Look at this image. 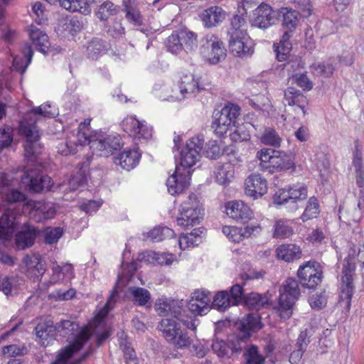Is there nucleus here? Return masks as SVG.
I'll use <instances>...</instances> for the list:
<instances>
[{"label":"nucleus","instance_id":"obj_1","mask_svg":"<svg viewBox=\"0 0 364 364\" xmlns=\"http://www.w3.org/2000/svg\"><path fill=\"white\" fill-rule=\"evenodd\" d=\"M19 133L23 138L25 159L33 164L43 150L39 129L36 122L24 117L20 122Z\"/></svg>","mask_w":364,"mask_h":364},{"label":"nucleus","instance_id":"obj_2","mask_svg":"<svg viewBox=\"0 0 364 364\" xmlns=\"http://www.w3.org/2000/svg\"><path fill=\"white\" fill-rule=\"evenodd\" d=\"M159 329L166 341L177 348H186L191 344V338L187 331L188 328L181 322L171 318H163L159 323Z\"/></svg>","mask_w":364,"mask_h":364},{"label":"nucleus","instance_id":"obj_3","mask_svg":"<svg viewBox=\"0 0 364 364\" xmlns=\"http://www.w3.org/2000/svg\"><path fill=\"white\" fill-rule=\"evenodd\" d=\"M280 296L277 311L282 319H288L292 314V308L300 295V289L296 280L288 278L279 289Z\"/></svg>","mask_w":364,"mask_h":364},{"label":"nucleus","instance_id":"obj_4","mask_svg":"<svg viewBox=\"0 0 364 364\" xmlns=\"http://www.w3.org/2000/svg\"><path fill=\"white\" fill-rule=\"evenodd\" d=\"M203 211L196 196L191 194L181 205L178 225L184 228L198 225L203 217Z\"/></svg>","mask_w":364,"mask_h":364},{"label":"nucleus","instance_id":"obj_5","mask_svg":"<svg viewBox=\"0 0 364 364\" xmlns=\"http://www.w3.org/2000/svg\"><path fill=\"white\" fill-rule=\"evenodd\" d=\"M82 136L84 137V141L80 138V133H79L80 144L82 145L87 141L90 149L98 152L97 154L100 156L107 157L112 155L114 151L120 150L122 146V139L119 135L103 134L94 139H88L84 133L82 134Z\"/></svg>","mask_w":364,"mask_h":364},{"label":"nucleus","instance_id":"obj_6","mask_svg":"<svg viewBox=\"0 0 364 364\" xmlns=\"http://www.w3.org/2000/svg\"><path fill=\"white\" fill-rule=\"evenodd\" d=\"M240 115V107L235 104H228L215 114L212 128L217 134L223 135L230 126H235Z\"/></svg>","mask_w":364,"mask_h":364},{"label":"nucleus","instance_id":"obj_7","mask_svg":"<svg viewBox=\"0 0 364 364\" xmlns=\"http://www.w3.org/2000/svg\"><path fill=\"white\" fill-rule=\"evenodd\" d=\"M21 184L30 191L39 193L41 191H48L53 183L51 178L47 175H43L42 170L35 166L34 168H28L21 176Z\"/></svg>","mask_w":364,"mask_h":364},{"label":"nucleus","instance_id":"obj_8","mask_svg":"<svg viewBox=\"0 0 364 364\" xmlns=\"http://www.w3.org/2000/svg\"><path fill=\"white\" fill-rule=\"evenodd\" d=\"M79 326L75 322L69 320H63L55 325L51 321L38 323L36 328V336L42 341V344L45 345V341L50 337H53L55 331H64L65 334H73L75 331L78 329Z\"/></svg>","mask_w":364,"mask_h":364},{"label":"nucleus","instance_id":"obj_9","mask_svg":"<svg viewBox=\"0 0 364 364\" xmlns=\"http://www.w3.org/2000/svg\"><path fill=\"white\" fill-rule=\"evenodd\" d=\"M200 52L204 58L213 65L218 63L226 56V50L214 35H207L202 40Z\"/></svg>","mask_w":364,"mask_h":364},{"label":"nucleus","instance_id":"obj_10","mask_svg":"<svg viewBox=\"0 0 364 364\" xmlns=\"http://www.w3.org/2000/svg\"><path fill=\"white\" fill-rule=\"evenodd\" d=\"M303 287L314 289L322 280L323 273L320 264L315 261L308 262L301 266L297 272Z\"/></svg>","mask_w":364,"mask_h":364},{"label":"nucleus","instance_id":"obj_11","mask_svg":"<svg viewBox=\"0 0 364 364\" xmlns=\"http://www.w3.org/2000/svg\"><path fill=\"white\" fill-rule=\"evenodd\" d=\"M203 136H197L187 141L181 151V166L190 168L194 166L200 158V151L203 147Z\"/></svg>","mask_w":364,"mask_h":364},{"label":"nucleus","instance_id":"obj_12","mask_svg":"<svg viewBox=\"0 0 364 364\" xmlns=\"http://www.w3.org/2000/svg\"><path fill=\"white\" fill-rule=\"evenodd\" d=\"M252 26L267 29L279 21V13L266 4H261L254 11Z\"/></svg>","mask_w":364,"mask_h":364},{"label":"nucleus","instance_id":"obj_13","mask_svg":"<svg viewBox=\"0 0 364 364\" xmlns=\"http://www.w3.org/2000/svg\"><path fill=\"white\" fill-rule=\"evenodd\" d=\"M245 347L244 340L241 338L228 342L216 338L213 341L211 345L213 353L220 358H230L237 355L241 353Z\"/></svg>","mask_w":364,"mask_h":364},{"label":"nucleus","instance_id":"obj_14","mask_svg":"<svg viewBox=\"0 0 364 364\" xmlns=\"http://www.w3.org/2000/svg\"><path fill=\"white\" fill-rule=\"evenodd\" d=\"M21 268L33 281L38 280L46 271V262L39 254L27 255L22 260Z\"/></svg>","mask_w":364,"mask_h":364},{"label":"nucleus","instance_id":"obj_15","mask_svg":"<svg viewBox=\"0 0 364 364\" xmlns=\"http://www.w3.org/2000/svg\"><path fill=\"white\" fill-rule=\"evenodd\" d=\"M307 198V188L303 183L294 184L287 191L279 190L274 196V203L278 205L296 203Z\"/></svg>","mask_w":364,"mask_h":364},{"label":"nucleus","instance_id":"obj_16","mask_svg":"<svg viewBox=\"0 0 364 364\" xmlns=\"http://www.w3.org/2000/svg\"><path fill=\"white\" fill-rule=\"evenodd\" d=\"M16 213L11 210H6L0 218V240L4 246L13 237L15 229L18 225V218Z\"/></svg>","mask_w":364,"mask_h":364},{"label":"nucleus","instance_id":"obj_17","mask_svg":"<svg viewBox=\"0 0 364 364\" xmlns=\"http://www.w3.org/2000/svg\"><path fill=\"white\" fill-rule=\"evenodd\" d=\"M355 269L349 266L343 268L341 276V286L339 302L350 309L351 298L354 289L353 274Z\"/></svg>","mask_w":364,"mask_h":364},{"label":"nucleus","instance_id":"obj_18","mask_svg":"<svg viewBox=\"0 0 364 364\" xmlns=\"http://www.w3.org/2000/svg\"><path fill=\"white\" fill-rule=\"evenodd\" d=\"M203 90H204V87L198 77L193 74H186L181 79L178 84L179 95H176L175 98L177 100H182L189 95H196Z\"/></svg>","mask_w":364,"mask_h":364},{"label":"nucleus","instance_id":"obj_19","mask_svg":"<svg viewBox=\"0 0 364 364\" xmlns=\"http://www.w3.org/2000/svg\"><path fill=\"white\" fill-rule=\"evenodd\" d=\"M124 130L136 139H148L151 137V129L144 122L134 117H127L122 122Z\"/></svg>","mask_w":364,"mask_h":364},{"label":"nucleus","instance_id":"obj_20","mask_svg":"<svg viewBox=\"0 0 364 364\" xmlns=\"http://www.w3.org/2000/svg\"><path fill=\"white\" fill-rule=\"evenodd\" d=\"M229 37V48L234 55L245 57L253 53V42L247 33L239 35L237 38Z\"/></svg>","mask_w":364,"mask_h":364},{"label":"nucleus","instance_id":"obj_21","mask_svg":"<svg viewBox=\"0 0 364 364\" xmlns=\"http://www.w3.org/2000/svg\"><path fill=\"white\" fill-rule=\"evenodd\" d=\"M169 314L173 316L175 318L173 319L174 321L181 322L183 326L196 332L197 328L196 319L186 313V311L183 309L182 301H171V304H169Z\"/></svg>","mask_w":364,"mask_h":364},{"label":"nucleus","instance_id":"obj_22","mask_svg":"<svg viewBox=\"0 0 364 364\" xmlns=\"http://www.w3.org/2000/svg\"><path fill=\"white\" fill-rule=\"evenodd\" d=\"M245 193L257 199L264 196L267 191V182L260 174L252 173L245 180Z\"/></svg>","mask_w":364,"mask_h":364},{"label":"nucleus","instance_id":"obj_23","mask_svg":"<svg viewBox=\"0 0 364 364\" xmlns=\"http://www.w3.org/2000/svg\"><path fill=\"white\" fill-rule=\"evenodd\" d=\"M226 214L231 218L246 223L252 218V211L242 201H230L225 205Z\"/></svg>","mask_w":364,"mask_h":364},{"label":"nucleus","instance_id":"obj_24","mask_svg":"<svg viewBox=\"0 0 364 364\" xmlns=\"http://www.w3.org/2000/svg\"><path fill=\"white\" fill-rule=\"evenodd\" d=\"M210 302V297L208 293L197 290L192 294L188 306L189 310L193 313L203 315L207 313Z\"/></svg>","mask_w":364,"mask_h":364},{"label":"nucleus","instance_id":"obj_25","mask_svg":"<svg viewBox=\"0 0 364 364\" xmlns=\"http://www.w3.org/2000/svg\"><path fill=\"white\" fill-rule=\"evenodd\" d=\"M38 231L31 225L24 224L23 229L16 234L15 237V246L18 250H25L34 244Z\"/></svg>","mask_w":364,"mask_h":364},{"label":"nucleus","instance_id":"obj_26","mask_svg":"<svg viewBox=\"0 0 364 364\" xmlns=\"http://www.w3.org/2000/svg\"><path fill=\"white\" fill-rule=\"evenodd\" d=\"M277 154H274L270 161V166L267 171L269 173H273L278 171H287L294 166V161L289 154L284 151H277Z\"/></svg>","mask_w":364,"mask_h":364},{"label":"nucleus","instance_id":"obj_27","mask_svg":"<svg viewBox=\"0 0 364 364\" xmlns=\"http://www.w3.org/2000/svg\"><path fill=\"white\" fill-rule=\"evenodd\" d=\"M178 170L176 168L175 173L166 181L168 191L171 195L181 193L190 184V172L188 171L187 175L178 174Z\"/></svg>","mask_w":364,"mask_h":364},{"label":"nucleus","instance_id":"obj_28","mask_svg":"<svg viewBox=\"0 0 364 364\" xmlns=\"http://www.w3.org/2000/svg\"><path fill=\"white\" fill-rule=\"evenodd\" d=\"M225 16V11L221 7L215 6L203 11L201 20L205 27L212 28L223 22Z\"/></svg>","mask_w":364,"mask_h":364},{"label":"nucleus","instance_id":"obj_29","mask_svg":"<svg viewBox=\"0 0 364 364\" xmlns=\"http://www.w3.org/2000/svg\"><path fill=\"white\" fill-rule=\"evenodd\" d=\"M284 101L289 106H296L299 107L302 111L303 115L305 116V108L308 105V100L301 91L294 87H288L284 91Z\"/></svg>","mask_w":364,"mask_h":364},{"label":"nucleus","instance_id":"obj_30","mask_svg":"<svg viewBox=\"0 0 364 364\" xmlns=\"http://www.w3.org/2000/svg\"><path fill=\"white\" fill-rule=\"evenodd\" d=\"M353 151V165L355 168L356 183L359 188L364 187V168L363 166V154L358 140H355Z\"/></svg>","mask_w":364,"mask_h":364},{"label":"nucleus","instance_id":"obj_31","mask_svg":"<svg viewBox=\"0 0 364 364\" xmlns=\"http://www.w3.org/2000/svg\"><path fill=\"white\" fill-rule=\"evenodd\" d=\"M140 154L136 150H127L119 154L114 159V164L120 166L123 169L129 171L138 164Z\"/></svg>","mask_w":364,"mask_h":364},{"label":"nucleus","instance_id":"obj_32","mask_svg":"<svg viewBox=\"0 0 364 364\" xmlns=\"http://www.w3.org/2000/svg\"><path fill=\"white\" fill-rule=\"evenodd\" d=\"M278 12L279 13V20L282 26L287 30L294 31L299 21V11L282 8Z\"/></svg>","mask_w":364,"mask_h":364},{"label":"nucleus","instance_id":"obj_33","mask_svg":"<svg viewBox=\"0 0 364 364\" xmlns=\"http://www.w3.org/2000/svg\"><path fill=\"white\" fill-rule=\"evenodd\" d=\"M279 259L290 262L299 259L301 255V248L294 244H284L279 246L276 250Z\"/></svg>","mask_w":364,"mask_h":364},{"label":"nucleus","instance_id":"obj_34","mask_svg":"<svg viewBox=\"0 0 364 364\" xmlns=\"http://www.w3.org/2000/svg\"><path fill=\"white\" fill-rule=\"evenodd\" d=\"M270 296L268 293L260 294L256 292H252L244 298L245 306L252 309L259 310L269 304Z\"/></svg>","mask_w":364,"mask_h":364},{"label":"nucleus","instance_id":"obj_35","mask_svg":"<svg viewBox=\"0 0 364 364\" xmlns=\"http://www.w3.org/2000/svg\"><path fill=\"white\" fill-rule=\"evenodd\" d=\"M29 35L33 43L36 46L37 49L44 54L46 53L50 46L47 34L38 28L32 27Z\"/></svg>","mask_w":364,"mask_h":364},{"label":"nucleus","instance_id":"obj_36","mask_svg":"<svg viewBox=\"0 0 364 364\" xmlns=\"http://www.w3.org/2000/svg\"><path fill=\"white\" fill-rule=\"evenodd\" d=\"M214 173L217 182L220 185L226 186L234 176V167L230 163L219 164L216 166Z\"/></svg>","mask_w":364,"mask_h":364},{"label":"nucleus","instance_id":"obj_37","mask_svg":"<svg viewBox=\"0 0 364 364\" xmlns=\"http://www.w3.org/2000/svg\"><path fill=\"white\" fill-rule=\"evenodd\" d=\"M109 48V44L102 39L94 38L88 42L87 46V57L92 60H96L97 58L105 53Z\"/></svg>","mask_w":364,"mask_h":364},{"label":"nucleus","instance_id":"obj_38","mask_svg":"<svg viewBox=\"0 0 364 364\" xmlns=\"http://www.w3.org/2000/svg\"><path fill=\"white\" fill-rule=\"evenodd\" d=\"M58 1L61 7L72 12L77 11L83 15H87L91 12V8L86 1L58 0Z\"/></svg>","mask_w":364,"mask_h":364},{"label":"nucleus","instance_id":"obj_39","mask_svg":"<svg viewBox=\"0 0 364 364\" xmlns=\"http://www.w3.org/2000/svg\"><path fill=\"white\" fill-rule=\"evenodd\" d=\"M172 255L162 254L159 255L153 251H145L138 256V260L146 263H152L156 262L159 264H170L173 261Z\"/></svg>","mask_w":364,"mask_h":364},{"label":"nucleus","instance_id":"obj_40","mask_svg":"<svg viewBox=\"0 0 364 364\" xmlns=\"http://www.w3.org/2000/svg\"><path fill=\"white\" fill-rule=\"evenodd\" d=\"M242 16L243 14H237L232 18L230 27L228 31L229 36L237 38L239 35L247 34V23Z\"/></svg>","mask_w":364,"mask_h":364},{"label":"nucleus","instance_id":"obj_41","mask_svg":"<svg viewBox=\"0 0 364 364\" xmlns=\"http://www.w3.org/2000/svg\"><path fill=\"white\" fill-rule=\"evenodd\" d=\"M258 318L257 315L249 314L240 321L238 328L244 333L245 337H249L251 331L261 328Z\"/></svg>","mask_w":364,"mask_h":364},{"label":"nucleus","instance_id":"obj_42","mask_svg":"<svg viewBox=\"0 0 364 364\" xmlns=\"http://www.w3.org/2000/svg\"><path fill=\"white\" fill-rule=\"evenodd\" d=\"M260 230L261 228L259 225H247L244 230L234 227L228 239L232 242H239L244 237H248L252 235L257 234Z\"/></svg>","mask_w":364,"mask_h":364},{"label":"nucleus","instance_id":"obj_43","mask_svg":"<svg viewBox=\"0 0 364 364\" xmlns=\"http://www.w3.org/2000/svg\"><path fill=\"white\" fill-rule=\"evenodd\" d=\"M33 212L37 221L52 218L55 215V209L52 205L41 201L34 203Z\"/></svg>","mask_w":364,"mask_h":364},{"label":"nucleus","instance_id":"obj_44","mask_svg":"<svg viewBox=\"0 0 364 364\" xmlns=\"http://www.w3.org/2000/svg\"><path fill=\"white\" fill-rule=\"evenodd\" d=\"M128 291L135 304L146 306L149 303L151 294L147 289L138 287H131L128 289Z\"/></svg>","mask_w":364,"mask_h":364},{"label":"nucleus","instance_id":"obj_45","mask_svg":"<svg viewBox=\"0 0 364 364\" xmlns=\"http://www.w3.org/2000/svg\"><path fill=\"white\" fill-rule=\"evenodd\" d=\"M175 233L168 227H156L147 232V239L156 242L173 237Z\"/></svg>","mask_w":364,"mask_h":364},{"label":"nucleus","instance_id":"obj_46","mask_svg":"<svg viewBox=\"0 0 364 364\" xmlns=\"http://www.w3.org/2000/svg\"><path fill=\"white\" fill-rule=\"evenodd\" d=\"M181 38L183 43V49L186 52H192L198 47L197 35L187 29H181Z\"/></svg>","mask_w":364,"mask_h":364},{"label":"nucleus","instance_id":"obj_47","mask_svg":"<svg viewBox=\"0 0 364 364\" xmlns=\"http://www.w3.org/2000/svg\"><path fill=\"white\" fill-rule=\"evenodd\" d=\"M244 345L245 346L244 352V357L246 362V364H264L265 362V358L264 356L260 355L258 352V349L255 346H251L250 347H247L245 342L244 341Z\"/></svg>","mask_w":364,"mask_h":364},{"label":"nucleus","instance_id":"obj_48","mask_svg":"<svg viewBox=\"0 0 364 364\" xmlns=\"http://www.w3.org/2000/svg\"><path fill=\"white\" fill-rule=\"evenodd\" d=\"M275 149L264 148L257 151L256 158L259 160V168L261 171L267 172L270 161L274 154H277Z\"/></svg>","mask_w":364,"mask_h":364},{"label":"nucleus","instance_id":"obj_49","mask_svg":"<svg viewBox=\"0 0 364 364\" xmlns=\"http://www.w3.org/2000/svg\"><path fill=\"white\" fill-rule=\"evenodd\" d=\"M232 305L230 295L226 291H222L215 294L212 306L220 311H225Z\"/></svg>","mask_w":364,"mask_h":364},{"label":"nucleus","instance_id":"obj_50","mask_svg":"<svg viewBox=\"0 0 364 364\" xmlns=\"http://www.w3.org/2000/svg\"><path fill=\"white\" fill-rule=\"evenodd\" d=\"M319 213V205L317 199L311 197L309 199L306 209L301 216V219L305 222L309 220L316 218Z\"/></svg>","mask_w":364,"mask_h":364},{"label":"nucleus","instance_id":"obj_51","mask_svg":"<svg viewBox=\"0 0 364 364\" xmlns=\"http://www.w3.org/2000/svg\"><path fill=\"white\" fill-rule=\"evenodd\" d=\"M261 141L266 145L278 146L281 144L282 138L275 129L267 128L261 136Z\"/></svg>","mask_w":364,"mask_h":364},{"label":"nucleus","instance_id":"obj_52","mask_svg":"<svg viewBox=\"0 0 364 364\" xmlns=\"http://www.w3.org/2000/svg\"><path fill=\"white\" fill-rule=\"evenodd\" d=\"M166 46L172 53L177 54L183 49L182 39L181 38V30L173 32L167 38Z\"/></svg>","mask_w":364,"mask_h":364},{"label":"nucleus","instance_id":"obj_53","mask_svg":"<svg viewBox=\"0 0 364 364\" xmlns=\"http://www.w3.org/2000/svg\"><path fill=\"white\" fill-rule=\"evenodd\" d=\"M293 234V229L287 224V221L279 220L275 223L273 237L275 238H287Z\"/></svg>","mask_w":364,"mask_h":364},{"label":"nucleus","instance_id":"obj_54","mask_svg":"<svg viewBox=\"0 0 364 364\" xmlns=\"http://www.w3.org/2000/svg\"><path fill=\"white\" fill-rule=\"evenodd\" d=\"M120 347L124 353V357L127 364H138L136 353L130 343L127 341L120 342Z\"/></svg>","mask_w":364,"mask_h":364},{"label":"nucleus","instance_id":"obj_55","mask_svg":"<svg viewBox=\"0 0 364 364\" xmlns=\"http://www.w3.org/2000/svg\"><path fill=\"white\" fill-rule=\"evenodd\" d=\"M311 71L315 75L328 77L333 75L334 68L331 64L314 63L311 66Z\"/></svg>","mask_w":364,"mask_h":364},{"label":"nucleus","instance_id":"obj_56","mask_svg":"<svg viewBox=\"0 0 364 364\" xmlns=\"http://www.w3.org/2000/svg\"><path fill=\"white\" fill-rule=\"evenodd\" d=\"M21 53L23 59L15 57L14 58V64L18 65L20 63H23V61H24L25 65L23 69V72H24L26 67L31 63L33 58V52L31 46L28 43H25V45L21 48Z\"/></svg>","mask_w":364,"mask_h":364},{"label":"nucleus","instance_id":"obj_57","mask_svg":"<svg viewBox=\"0 0 364 364\" xmlns=\"http://www.w3.org/2000/svg\"><path fill=\"white\" fill-rule=\"evenodd\" d=\"M63 234L61 228H48L44 232L45 242L48 245L56 243Z\"/></svg>","mask_w":364,"mask_h":364},{"label":"nucleus","instance_id":"obj_58","mask_svg":"<svg viewBox=\"0 0 364 364\" xmlns=\"http://www.w3.org/2000/svg\"><path fill=\"white\" fill-rule=\"evenodd\" d=\"M117 13V8L111 1L103 3L99 8L97 16L101 20H106L109 16Z\"/></svg>","mask_w":364,"mask_h":364},{"label":"nucleus","instance_id":"obj_59","mask_svg":"<svg viewBox=\"0 0 364 364\" xmlns=\"http://www.w3.org/2000/svg\"><path fill=\"white\" fill-rule=\"evenodd\" d=\"M291 77L293 82L304 90H310L312 89L313 83L309 79L306 73H294Z\"/></svg>","mask_w":364,"mask_h":364},{"label":"nucleus","instance_id":"obj_60","mask_svg":"<svg viewBox=\"0 0 364 364\" xmlns=\"http://www.w3.org/2000/svg\"><path fill=\"white\" fill-rule=\"evenodd\" d=\"M309 304L313 309L320 310L323 308L327 303L326 293L321 292L312 295L309 299Z\"/></svg>","mask_w":364,"mask_h":364},{"label":"nucleus","instance_id":"obj_61","mask_svg":"<svg viewBox=\"0 0 364 364\" xmlns=\"http://www.w3.org/2000/svg\"><path fill=\"white\" fill-rule=\"evenodd\" d=\"M190 351L194 356L202 358L206 355L209 351V348L205 342L196 341L192 344Z\"/></svg>","mask_w":364,"mask_h":364},{"label":"nucleus","instance_id":"obj_62","mask_svg":"<svg viewBox=\"0 0 364 364\" xmlns=\"http://www.w3.org/2000/svg\"><path fill=\"white\" fill-rule=\"evenodd\" d=\"M230 301L232 306L238 305L245 297L244 296L243 288L240 284H235L230 289Z\"/></svg>","mask_w":364,"mask_h":364},{"label":"nucleus","instance_id":"obj_63","mask_svg":"<svg viewBox=\"0 0 364 364\" xmlns=\"http://www.w3.org/2000/svg\"><path fill=\"white\" fill-rule=\"evenodd\" d=\"M17 285V279L14 277L4 276L1 287V290L6 295H11L13 290L16 289Z\"/></svg>","mask_w":364,"mask_h":364},{"label":"nucleus","instance_id":"obj_64","mask_svg":"<svg viewBox=\"0 0 364 364\" xmlns=\"http://www.w3.org/2000/svg\"><path fill=\"white\" fill-rule=\"evenodd\" d=\"M13 141L12 129L7 127L0 129V151L11 145Z\"/></svg>","mask_w":364,"mask_h":364}]
</instances>
